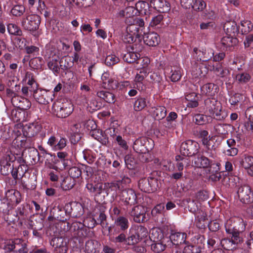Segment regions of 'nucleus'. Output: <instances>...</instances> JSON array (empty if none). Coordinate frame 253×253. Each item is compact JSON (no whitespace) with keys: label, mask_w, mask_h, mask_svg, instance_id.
<instances>
[{"label":"nucleus","mask_w":253,"mask_h":253,"mask_svg":"<svg viewBox=\"0 0 253 253\" xmlns=\"http://www.w3.org/2000/svg\"><path fill=\"white\" fill-rule=\"evenodd\" d=\"M140 56V55L135 52H127L123 55V58L125 62L132 63L137 61Z\"/></svg>","instance_id":"a19ab883"},{"label":"nucleus","mask_w":253,"mask_h":253,"mask_svg":"<svg viewBox=\"0 0 253 253\" xmlns=\"http://www.w3.org/2000/svg\"><path fill=\"white\" fill-rule=\"evenodd\" d=\"M99 245L98 241L90 240L86 242L85 250L87 253H96V249Z\"/></svg>","instance_id":"e433bc0d"},{"label":"nucleus","mask_w":253,"mask_h":253,"mask_svg":"<svg viewBox=\"0 0 253 253\" xmlns=\"http://www.w3.org/2000/svg\"><path fill=\"white\" fill-rule=\"evenodd\" d=\"M218 86L212 83H208L204 84L201 88L202 91L209 96H212L217 92Z\"/></svg>","instance_id":"a878e982"},{"label":"nucleus","mask_w":253,"mask_h":253,"mask_svg":"<svg viewBox=\"0 0 253 253\" xmlns=\"http://www.w3.org/2000/svg\"><path fill=\"white\" fill-rule=\"evenodd\" d=\"M162 237L163 235L159 234L156 229H152L149 238L151 240L153 241V243L151 245V248L154 252L159 253L165 250L166 246L161 242Z\"/></svg>","instance_id":"9d476101"},{"label":"nucleus","mask_w":253,"mask_h":253,"mask_svg":"<svg viewBox=\"0 0 253 253\" xmlns=\"http://www.w3.org/2000/svg\"><path fill=\"white\" fill-rule=\"evenodd\" d=\"M206 7V3L203 0H196L191 8L196 11H201L203 10Z\"/></svg>","instance_id":"69168bd1"},{"label":"nucleus","mask_w":253,"mask_h":253,"mask_svg":"<svg viewBox=\"0 0 253 253\" xmlns=\"http://www.w3.org/2000/svg\"><path fill=\"white\" fill-rule=\"evenodd\" d=\"M25 8L22 5H15L11 10V14L15 16H20L25 12Z\"/></svg>","instance_id":"6e6d98bb"},{"label":"nucleus","mask_w":253,"mask_h":253,"mask_svg":"<svg viewBox=\"0 0 253 253\" xmlns=\"http://www.w3.org/2000/svg\"><path fill=\"white\" fill-rule=\"evenodd\" d=\"M213 70L218 76L222 78L225 77L229 74V70L224 68L219 64H216V66H213Z\"/></svg>","instance_id":"de8ad7c7"},{"label":"nucleus","mask_w":253,"mask_h":253,"mask_svg":"<svg viewBox=\"0 0 253 253\" xmlns=\"http://www.w3.org/2000/svg\"><path fill=\"white\" fill-rule=\"evenodd\" d=\"M205 105L210 115H214L215 110L220 107V103L214 98H208L205 100Z\"/></svg>","instance_id":"aec40b11"},{"label":"nucleus","mask_w":253,"mask_h":253,"mask_svg":"<svg viewBox=\"0 0 253 253\" xmlns=\"http://www.w3.org/2000/svg\"><path fill=\"white\" fill-rule=\"evenodd\" d=\"M7 29L8 33L11 35L21 36L22 32L21 29L16 25L10 23L7 25Z\"/></svg>","instance_id":"603ef678"},{"label":"nucleus","mask_w":253,"mask_h":253,"mask_svg":"<svg viewBox=\"0 0 253 253\" xmlns=\"http://www.w3.org/2000/svg\"><path fill=\"white\" fill-rule=\"evenodd\" d=\"M234 36H228L223 37L221 40V43L224 47H230L236 45L238 42V39Z\"/></svg>","instance_id":"7c9ffc66"},{"label":"nucleus","mask_w":253,"mask_h":253,"mask_svg":"<svg viewBox=\"0 0 253 253\" xmlns=\"http://www.w3.org/2000/svg\"><path fill=\"white\" fill-rule=\"evenodd\" d=\"M143 39L144 43L150 46H156L160 42V36L155 32H150L147 34L144 33Z\"/></svg>","instance_id":"a211bd4d"},{"label":"nucleus","mask_w":253,"mask_h":253,"mask_svg":"<svg viewBox=\"0 0 253 253\" xmlns=\"http://www.w3.org/2000/svg\"><path fill=\"white\" fill-rule=\"evenodd\" d=\"M244 43L245 48H249L250 50L253 49V34L247 36Z\"/></svg>","instance_id":"774afa93"},{"label":"nucleus","mask_w":253,"mask_h":253,"mask_svg":"<svg viewBox=\"0 0 253 253\" xmlns=\"http://www.w3.org/2000/svg\"><path fill=\"white\" fill-rule=\"evenodd\" d=\"M15 253H26L28 252V249L26 247V244L23 243V241L20 239H15Z\"/></svg>","instance_id":"a18cd8bd"},{"label":"nucleus","mask_w":253,"mask_h":253,"mask_svg":"<svg viewBox=\"0 0 253 253\" xmlns=\"http://www.w3.org/2000/svg\"><path fill=\"white\" fill-rule=\"evenodd\" d=\"M33 96L36 101L41 104H47L52 100L51 93L44 89H39L33 93Z\"/></svg>","instance_id":"f8f14e48"},{"label":"nucleus","mask_w":253,"mask_h":253,"mask_svg":"<svg viewBox=\"0 0 253 253\" xmlns=\"http://www.w3.org/2000/svg\"><path fill=\"white\" fill-rule=\"evenodd\" d=\"M131 182V179L127 176H124L121 180L114 181L111 183L112 187H116L120 191L127 189L126 187Z\"/></svg>","instance_id":"4be33fe9"},{"label":"nucleus","mask_w":253,"mask_h":253,"mask_svg":"<svg viewBox=\"0 0 253 253\" xmlns=\"http://www.w3.org/2000/svg\"><path fill=\"white\" fill-rule=\"evenodd\" d=\"M68 172L70 175L69 177H72L74 179L81 176L82 173V170L76 167L70 168Z\"/></svg>","instance_id":"e2e57ef3"},{"label":"nucleus","mask_w":253,"mask_h":253,"mask_svg":"<svg viewBox=\"0 0 253 253\" xmlns=\"http://www.w3.org/2000/svg\"><path fill=\"white\" fill-rule=\"evenodd\" d=\"M241 31L244 34L248 33L250 32L253 27V25L251 22L249 20H244L241 21Z\"/></svg>","instance_id":"052dcab7"},{"label":"nucleus","mask_w":253,"mask_h":253,"mask_svg":"<svg viewBox=\"0 0 253 253\" xmlns=\"http://www.w3.org/2000/svg\"><path fill=\"white\" fill-rule=\"evenodd\" d=\"M71 59L68 56H64L61 58H59V64L60 69L66 74V71L72 67V65L69 63Z\"/></svg>","instance_id":"4c0bfd02"},{"label":"nucleus","mask_w":253,"mask_h":253,"mask_svg":"<svg viewBox=\"0 0 253 253\" xmlns=\"http://www.w3.org/2000/svg\"><path fill=\"white\" fill-rule=\"evenodd\" d=\"M183 205L187 206L189 211L195 213L198 210V206L196 201L190 198H186L182 201Z\"/></svg>","instance_id":"473e14b6"},{"label":"nucleus","mask_w":253,"mask_h":253,"mask_svg":"<svg viewBox=\"0 0 253 253\" xmlns=\"http://www.w3.org/2000/svg\"><path fill=\"white\" fill-rule=\"evenodd\" d=\"M123 200L126 205H134L136 203L137 197L133 190L128 188L121 192Z\"/></svg>","instance_id":"f3484780"},{"label":"nucleus","mask_w":253,"mask_h":253,"mask_svg":"<svg viewBox=\"0 0 253 253\" xmlns=\"http://www.w3.org/2000/svg\"><path fill=\"white\" fill-rule=\"evenodd\" d=\"M237 194L243 203L249 204L253 203V191L249 185L244 184L238 186Z\"/></svg>","instance_id":"0eeeda50"},{"label":"nucleus","mask_w":253,"mask_h":253,"mask_svg":"<svg viewBox=\"0 0 253 253\" xmlns=\"http://www.w3.org/2000/svg\"><path fill=\"white\" fill-rule=\"evenodd\" d=\"M232 126L230 125L223 124H217L215 126V129L216 132L222 135H225L228 133V132L230 131Z\"/></svg>","instance_id":"ea45409f"},{"label":"nucleus","mask_w":253,"mask_h":253,"mask_svg":"<svg viewBox=\"0 0 253 253\" xmlns=\"http://www.w3.org/2000/svg\"><path fill=\"white\" fill-rule=\"evenodd\" d=\"M136 9L141 15H148L150 13V6L147 1L139 0L135 4Z\"/></svg>","instance_id":"b1692460"},{"label":"nucleus","mask_w":253,"mask_h":253,"mask_svg":"<svg viewBox=\"0 0 253 253\" xmlns=\"http://www.w3.org/2000/svg\"><path fill=\"white\" fill-rule=\"evenodd\" d=\"M208 116L203 114H198L194 117V122L198 125H203L208 122Z\"/></svg>","instance_id":"864d4df0"},{"label":"nucleus","mask_w":253,"mask_h":253,"mask_svg":"<svg viewBox=\"0 0 253 253\" xmlns=\"http://www.w3.org/2000/svg\"><path fill=\"white\" fill-rule=\"evenodd\" d=\"M52 110L58 118H65L72 113L73 107L69 101H58L53 104Z\"/></svg>","instance_id":"20e7f679"},{"label":"nucleus","mask_w":253,"mask_h":253,"mask_svg":"<svg viewBox=\"0 0 253 253\" xmlns=\"http://www.w3.org/2000/svg\"><path fill=\"white\" fill-rule=\"evenodd\" d=\"M28 207L29 205L25 203L17 208L16 212L19 219L24 220L27 217L29 214L27 211Z\"/></svg>","instance_id":"c85d7f7f"},{"label":"nucleus","mask_w":253,"mask_h":253,"mask_svg":"<svg viewBox=\"0 0 253 253\" xmlns=\"http://www.w3.org/2000/svg\"><path fill=\"white\" fill-rule=\"evenodd\" d=\"M219 164L216 163L215 164L216 166L217 167L215 168V173H213L214 170H212L210 171L211 174L210 176V179L212 181L216 182L219 181L221 177V174L220 172H218L220 170V169L219 168Z\"/></svg>","instance_id":"4d7b16f0"},{"label":"nucleus","mask_w":253,"mask_h":253,"mask_svg":"<svg viewBox=\"0 0 253 253\" xmlns=\"http://www.w3.org/2000/svg\"><path fill=\"white\" fill-rule=\"evenodd\" d=\"M43 221L42 218H39L35 219H31L29 223V226L32 229L36 230H42L43 226Z\"/></svg>","instance_id":"8fccbe9b"},{"label":"nucleus","mask_w":253,"mask_h":253,"mask_svg":"<svg viewBox=\"0 0 253 253\" xmlns=\"http://www.w3.org/2000/svg\"><path fill=\"white\" fill-rule=\"evenodd\" d=\"M115 224L120 227L122 231H125L128 228L129 222L126 217L120 216L115 220Z\"/></svg>","instance_id":"58836bf2"},{"label":"nucleus","mask_w":253,"mask_h":253,"mask_svg":"<svg viewBox=\"0 0 253 253\" xmlns=\"http://www.w3.org/2000/svg\"><path fill=\"white\" fill-rule=\"evenodd\" d=\"M205 148L203 149L202 153L203 154H205L207 156L209 157H213L214 155V150L212 149L213 145H211V142L207 144V145H203Z\"/></svg>","instance_id":"0e129e2a"},{"label":"nucleus","mask_w":253,"mask_h":253,"mask_svg":"<svg viewBox=\"0 0 253 253\" xmlns=\"http://www.w3.org/2000/svg\"><path fill=\"white\" fill-rule=\"evenodd\" d=\"M84 225L81 222H74L71 226V228H74V230H77L75 234L79 237L84 236V232L85 229L83 227Z\"/></svg>","instance_id":"3c124183"},{"label":"nucleus","mask_w":253,"mask_h":253,"mask_svg":"<svg viewBox=\"0 0 253 253\" xmlns=\"http://www.w3.org/2000/svg\"><path fill=\"white\" fill-rule=\"evenodd\" d=\"M104 207H100L98 213V217L97 218V220H95L96 224L100 225L103 228H107L108 223L107 222V215L105 213L104 209Z\"/></svg>","instance_id":"bb28decb"},{"label":"nucleus","mask_w":253,"mask_h":253,"mask_svg":"<svg viewBox=\"0 0 253 253\" xmlns=\"http://www.w3.org/2000/svg\"><path fill=\"white\" fill-rule=\"evenodd\" d=\"M199 137L201 139L203 145H207L208 143H210L211 138L207 130H201L199 131Z\"/></svg>","instance_id":"5fc2aeb1"},{"label":"nucleus","mask_w":253,"mask_h":253,"mask_svg":"<svg viewBox=\"0 0 253 253\" xmlns=\"http://www.w3.org/2000/svg\"><path fill=\"white\" fill-rule=\"evenodd\" d=\"M135 234L141 240L143 238L147 236L148 230L145 227L142 225H138L136 228Z\"/></svg>","instance_id":"bf43d9fd"},{"label":"nucleus","mask_w":253,"mask_h":253,"mask_svg":"<svg viewBox=\"0 0 253 253\" xmlns=\"http://www.w3.org/2000/svg\"><path fill=\"white\" fill-rule=\"evenodd\" d=\"M75 184V180L71 177H64L60 183V186L63 190L71 189Z\"/></svg>","instance_id":"2f4dec72"},{"label":"nucleus","mask_w":253,"mask_h":253,"mask_svg":"<svg viewBox=\"0 0 253 253\" xmlns=\"http://www.w3.org/2000/svg\"><path fill=\"white\" fill-rule=\"evenodd\" d=\"M167 114V109L164 106H159L155 108L153 115L155 120H161L164 119Z\"/></svg>","instance_id":"f704fd0d"},{"label":"nucleus","mask_w":253,"mask_h":253,"mask_svg":"<svg viewBox=\"0 0 253 253\" xmlns=\"http://www.w3.org/2000/svg\"><path fill=\"white\" fill-rule=\"evenodd\" d=\"M194 163L197 168H208L210 167L209 171H211L213 167L215 165L212 164V161L203 154H199L194 159Z\"/></svg>","instance_id":"4468645a"},{"label":"nucleus","mask_w":253,"mask_h":253,"mask_svg":"<svg viewBox=\"0 0 253 253\" xmlns=\"http://www.w3.org/2000/svg\"><path fill=\"white\" fill-rule=\"evenodd\" d=\"M42 127L38 123L26 125L23 128V135L26 137L32 138L36 135L42 129Z\"/></svg>","instance_id":"ddd939ff"},{"label":"nucleus","mask_w":253,"mask_h":253,"mask_svg":"<svg viewBox=\"0 0 253 253\" xmlns=\"http://www.w3.org/2000/svg\"><path fill=\"white\" fill-rule=\"evenodd\" d=\"M5 197L7 200L12 205H18L21 200V193L14 189L7 190L5 193Z\"/></svg>","instance_id":"6ab92c4d"},{"label":"nucleus","mask_w":253,"mask_h":253,"mask_svg":"<svg viewBox=\"0 0 253 253\" xmlns=\"http://www.w3.org/2000/svg\"><path fill=\"white\" fill-rule=\"evenodd\" d=\"M11 118L15 122H19L23 119V114L21 112L14 109L11 111Z\"/></svg>","instance_id":"338daca9"},{"label":"nucleus","mask_w":253,"mask_h":253,"mask_svg":"<svg viewBox=\"0 0 253 253\" xmlns=\"http://www.w3.org/2000/svg\"><path fill=\"white\" fill-rule=\"evenodd\" d=\"M97 95L109 103H113L115 101V95L109 91L101 90L97 92Z\"/></svg>","instance_id":"c756f323"},{"label":"nucleus","mask_w":253,"mask_h":253,"mask_svg":"<svg viewBox=\"0 0 253 253\" xmlns=\"http://www.w3.org/2000/svg\"><path fill=\"white\" fill-rule=\"evenodd\" d=\"M59 57L52 58L47 63L48 68L52 70L55 74H58L60 73V66L58 65Z\"/></svg>","instance_id":"72a5a7b5"},{"label":"nucleus","mask_w":253,"mask_h":253,"mask_svg":"<svg viewBox=\"0 0 253 253\" xmlns=\"http://www.w3.org/2000/svg\"><path fill=\"white\" fill-rule=\"evenodd\" d=\"M12 105L21 110L29 109L31 106L30 101L25 97L17 95L11 99Z\"/></svg>","instance_id":"2eb2a0df"},{"label":"nucleus","mask_w":253,"mask_h":253,"mask_svg":"<svg viewBox=\"0 0 253 253\" xmlns=\"http://www.w3.org/2000/svg\"><path fill=\"white\" fill-rule=\"evenodd\" d=\"M152 139L146 137H141L137 139L134 142L133 149L138 153L148 152L149 143Z\"/></svg>","instance_id":"9b49d317"},{"label":"nucleus","mask_w":253,"mask_h":253,"mask_svg":"<svg viewBox=\"0 0 253 253\" xmlns=\"http://www.w3.org/2000/svg\"><path fill=\"white\" fill-rule=\"evenodd\" d=\"M86 187L90 192L99 194L102 191V185L101 183H87Z\"/></svg>","instance_id":"09e8293b"},{"label":"nucleus","mask_w":253,"mask_h":253,"mask_svg":"<svg viewBox=\"0 0 253 253\" xmlns=\"http://www.w3.org/2000/svg\"><path fill=\"white\" fill-rule=\"evenodd\" d=\"M194 52L197 55V59L203 62H206L209 60L213 56L214 53L212 52L210 53L206 50L201 51L198 49L197 48L194 49Z\"/></svg>","instance_id":"cd10ccee"},{"label":"nucleus","mask_w":253,"mask_h":253,"mask_svg":"<svg viewBox=\"0 0 253 253\" xmlns=\"http://www.w3.org/2000/svg\"><path fill=\"white\" fill-rule=\"evenodd\" d=\"M82 210L81 206L77 204H75L73 207H72L71 203L66 204L65 208L59 206H54L50 211L51 215L48 218H54L62 221V224H67V228H64V229L68 230L70 229L69 223L65 222L67 219V214L74 217L80 216L82 215Z\"/></svg>","instance_id":"f257e3e1"},{"label":"nucleus","mask_w":253,"mask_h":253,"mask_svg":"<svg viewBox=\"0 0 253 253\" xmlns=\"http://www.w3.org/2000/svg\"><path fill=\"white\" fill-rule=\"evenodd\" d=\"M186 234L184 233L177 232L172 234L170 236V239L172 244L178 246L183 243H185Z\"/></svg>","instance_id":"393cba45"},{"label":"nucleus","mask_w":253,"mask_h":253,"mask_svg":"<svg viewBox=\"0 0 253 253\" xmlns=\"http://www.w3.org/2000/svg\"><path fill=\"white\" fill-rule=\"evenodd\" d=\"M26 137L17 136L13 141V144L17 145L18 147L27 148L31 147L30 144H27V140H25Z\"/></svg>","instance_id":"c03bdc74"},{"label":"nucleus","mask_w":253,"mask_h":253,"mask_svg":"<svg viewBox=\"0 0 253 253\" xmlns=\"http://www.w3.org/2000/svg\"><path fill=\"white\" fill-rule=\"evenodd\" d=\"M208 224V218L206 215H202L198 216V220L196 221V226L199 229H204Z\"/></svg>","instance_id":"680f3d73"},{"label":"nucleus","mask_w":253,"mask_h":253,"mask_svg":"<svg viewBox=\"0 0 253 253\" xmlns=\"http://www.w3.org/2000/svg\"><path fill=\"white\" fill-rule=\"evenodd\" d=\"M41 17L37 14H30L24 17L22 20V26L25 30L35 31L39 27Z\"/></svg>","instance_id":"423d86ee"},{"label":"nucleus","mask_w":253,"mask_h":253,"mask_svg":"<svg viewBox=\"0 0 253 253\" xmlns=\"http://www.w3.org/2000/svg\"><path fill=\"white\" fill-rule=\"evenodd\" d=\"M0 165V172L3 175H8L13 169V165H11V163H8L6 161L1 160Z\"/></svg>","instance_id":"79ce46f5"},{"label":"nucleus","mask_w":253,"mask_h":253,"mask_svg":"<svg viewBox=\"0 0 253 253\" xmlns=\"http://www.w3.org/2000/svg\"><path fill=\"white\" fill-rule=\"evenodd\" d=\"M239 141L236 142L234 139L230 138L227 140L228 149L226 150V154L230 156H236L238 153Z\"/></svg>","instance_id":"5701e85b"},{"label":"nucleus","mask_w":253,"mask_h":253,"mask_svg":"<svg viewBox=\"0 0 253 253\" xmlns=\"http://www.w3.org/2000/svg\"><path fill=\"white\" fill-rule=\"evenodd\" d=\"M239 224L237 225L235 221L229 219L225 224L226 232L227 234L231 235V239H224V244L226 247H224L227 250H233L236 248V246L241 241L239 236L240 233L245 229V224L242 219H238Z\"/></svg>","instance_id":"f03ea898"},{"label":"nucleus","mask_w":253,"mask_h":253,"mask_svg":"<svg viewBox=\"0 0 253 253\" xmlns=\"http://www.w3.org/2000/svg\"><path fill=\"white\" fill-rule=\"evenodd\" d=\"M223 29L228 36H235L239 33L237 25L234 21L226 22L223 26Z\"/></svg>","instance_id":"412c9836"},{"label":"nucleus","mask_w":253,"mask_h":253,"mask_svg":"<svg viewBox=\"0 0 253 253\" xmlns=\"http://www.w3.org/2000/svg\"><path fill=\"white\" fill-rule=\"evenodd\" d=\"M128 24L126 31L132 33L135 38H139L142 33L144 34V21L138 17H132L129 20H126Z\"/></svg>","instance_id":"7ed1b4c3"},{"label":"nucleus","mask_w":253,"mask_h":253,"mask_svg":"<svg viewBox=\"0 0 253 253\" xmlns=\"http://www.w3.org/2000/svg\"><path fill=\"white\" fill-rule=\"evenodd\" d=\"M125 162L126 168L129 169H134L137 165V161L132 155L127 154L125 157Z\"/></svg>","instance_id":"37998d69"},{"label":"nucleus","mask_w":253,"mask_h":253,"mask_svg":"<svg viewBox=\"0 0 253 253\" xmlns=\"http://www.w3.org/2000/svg\"><path fill=\"white\" fill-rule=\"evenodd\" d=\"M54 248V253H66L68 247V239L62 236L54 237L50 242Z\"/></svg>","instance_id":"6e6552de"},{"label":"nucleus","mask_w":253,"mask_h":253,"mask_svg":"<svg viewBox=\"0 0 253 253\" xmlns=\"http://www.w3.org/2000/svg\"><path fill=\"white\" fill-rule=\"evenodd\" d=\"M138 186L139 189L143 192L152 193L157 189V180L153 177L142 178L139 181Z\"/></svg>","instance_id":"1a4fd4ad"},{"label":"nucleus","mask_w":253,"mask_h":253,"mask_svg":"<svg viewBox=\"0 0 253 253\" xmlns=\"http://www.w3.org/2000/svg\"><path fill=\"white\" fill-rule=\"evenodd\" d=\"M199 148L200 145L198 142L194 140H188L181 143L180 150L183 156L193 157L198 153Z\"/></svg>","instance_id":"39448f33"},{"label":"nucleus","mask_w":253,"mask_h":253,"mask_svg":"<svg viewBox=\"0 0 253 253\" xmlns=\"http://www.w3.org/2000/svg\"><path fill=\"white\" fill-rule=\"evenodd\" d=\"M146 98L143 97L137 98L133 103V109L135 111H140L145 109L147 106Z\"/></svg>","instance_id":"c9c22d12"},{"label":"nucleus","mask_w":253,"mask_h":253,"mask_svg":"<svg viewBox=\"0 0 253 253\" xmlns=\"http://www.w3.org/2000/svg\"><path fill=\"white\" fill-rule=\"evenodd\" d=\"M120 61L119 57L115 55H109L107 56L105 60V64L108 66H112Z\"/></svg>","instance_id":"13d9d810"},{"label":"nucleus","mask_w":253,"mask_h":253,"mask_svg":"<svg viewBox=\"0 0 253 253\" xmlns=\"http://www.w3.org/2000/svg\"><path fill=\"white\" fill-rule=\"evenodd\" d=\"M129 213L130 216L133 217L134 222L140 223L145 221L146 218L145 211L143 208L135 206L132 209Z\"/></svg>","instance_id":"dca6fc26"},{"label":"nucleus","mask_w":253,"mask_h":253,"mask_svg":"<svg viewBox=\"0 0 253 253\" xmlns=\"http://www.w3.org/2000/svg\"><path fill=\"white\" fill-rule=\"evenodd\" d=\"M241 165L243 168L247 170L253 165V157L248 155H244L241 161Z\"/></svg>","instance_id":"49530a36"}]
</instances>
